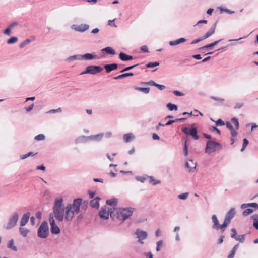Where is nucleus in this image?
I'll use <instances>...</instances> for the list:
<instances>
[{"mask_svg": "<svg viewBox=\"0 0 258 258\" xmlns=\"http://www.w3.org/2000/svg\"><path fill=\"white\" fill-rule=\"evenodd\" d=\"M71 28L76 31L83 32L89 29V26L88 24H82L79 25H73Z\"/></svg>", "mask_w": 258, "mask_h": 258, "instance_id": "nucleus-11", "label": "nucleus"}, {"mask_svg": "<svg viewBox=\"0 0 258 258\" xmlns=\"http://www.w3.org/2000/svg\"><path fill=\"white\" fill-rule=\"evenodd\" d=\"M30 213L27 212L22 216L20 220V226L23 227L27 224L30 218Z\"/></svg>", "mask_w": 258, "mask_h": 258, "instance_id": "nucleus-13", "label": "nucleus"}, {"mask_svg": "<svg viewBox=\"0 0 258 258\" xmlns=\"http://www.w3.org/2000/svg\"><path fill=\"white\" fill-rule=\"evenodd\" d=\"M202 40H203V39L202 38V37L199 38L198 39H195L194 41H192L191 42V44H195L198 43Z\"/></svg>", "mask_w": 258, "mask_h": 258, "instance_id": "nucleus-63", "label": "nucleus"}, {"mask_svg": "<svg viewBox=\"0 0 258 258\" xmlns=\"http://www.w3.org/2000/svg\"><path fill=\"white\" fill-rule=\"evenodd\" d=\"M163 244L162 240H159L157 242V247L156 250L157 251H159L161 249V247L162 246Z\"/></svg>", "mask_w": 258, "mask_h": 258, "instance_id": "nucleus-51", "label": "nucleus"}, {"mask_svg": "<svg viewBox=\"0 0 258 258\" xmlns=\"http://www.w3.org/2000/svg\"><path fill=\"white\" fill-rule=\"evenodd\" d=\"M62 111V109L60 107L56 109H51L49 110L48 113H57V112H61Z\"/></svg>", "mask_w": 258, "mask_h": 258, "instance_id": "nucleus-52", "label": "nucleus"}, {"mask_svg": "<svg viewBox=\"0 0 258 258\" xmlns=\"http://www.w3.org/2000/svg\"><path fill=\"white\" fill-rule=\"evenodd\" d=\"M247 207H253L255 210H258V204L256 203H244L241 205V208L244 209Z\"/></svg>", "mask_w": 258, "mask_h": 258, "instance_id": "nucleus-21", "label": "nucleus"}, {"mask_svg": "<svg viewBox=\"0 0 258 258\" xmlns=\"http://www.w3.org/2000/svg\"><path fill=\"white\" fill-rule=\"evenodd\" d=\"M135 179L137 181H140L141 182H142V183H143L145 181V180H146L145 177H142V176H136Z\"/></svg>", "mask_w": 258, "mask_h": 258, "instance_id": "nucleus-54", "label": "nucleus"}, {"mask_svg": "<svg viewBox=\"0 0 258 258\" xmlns=\"http://www.w3.org/2000/svg\"><path fill=\"white\" fill-rule=\"evenodd\" d=\"M196 163L194 162L193 160L189 159L187 160L185 163V167L187 169L189 172H194L196 168Z\"/></svg>", "mask_w": 258, "mask_h": 258, "instance_id": "nucleus-12", "label": "nucleus"}, {"mask_svg": "<svg viewBox=\"0 0 258 258\" xmlns=\"http://www.w3.org/2000/svg\"><path fill=\"white\" fill-rule=\"evenodd\" d=\"M140 49L143 52H149L148 48L146 45H143V46H141L140 48Z\"/></svg>", "mask_w": 258, "mask_h": 258, "instance_id": "nucleus-61", "label": "nucleus"}, {"mask_svg": "<svg viewBox=\"0 0 258 258\" xmlns=\"http://www.w3.org/2000/svg\"><path fill=\"white\" fill-rule=\"evenodd\" d=\"M37 153H33V152H29L28 153H27V154H25L24 155H20V159L21 160H24L30 156H34L35 155H36Z\"/></svg>", "mask_w": 258, "mask_h": 258, "instance_id": "nucleus-35", "label": "nucleus"}, {"mask_svg": "<svg viewBox=\"0 0 258 258\" xmlns=\"http://www.w3.org/2000/svg\"><path fill=\"white\" fill-rule=\"evenodd\" d=\"M101 51L102 52H105L108 54L115 55L116 54L115 50L111 47H106L101 49Z\"/></svg>", "mask_w": 258, "mask_h": 258, "instance_id": "nucleus-26", "label": "nucleus"}, {"mask_svg": "<svg viewBox=\"0 0 258 258\" xmlns=\"http://www.w3.org/2000/svg\"><path fill=\"white\" fill-rule=\"evenodd\" d=\"M18 39L17 37H12L7 41V43L8 44H14L17 42L18 41Z\"/></svg>", "mask_w": 258, "mask_h": 258, "instance_id": "nucleus-38", "label": "nucleus"}, {"mask_svg": "<svg viewBox=\"0 0 258 258\" xmlns=\"http://www.w3.org/2000/svg\"><path fill=\"white\" fill-rule=\"evenodd\" d=\"M134 75V74L133 73H131V72L126 73H124L121 75H120L118 76L115 77L113 78V79L115 80H119V79H123V78L127 77L133 76Z\"/></svg>", "mask_w": 258, "mask_h": 258, "instance_id": "nucleus-31", "label": "nucleus"}, {"mask_svg": "<svg viewBox=\"0 0 258 258\" xmlns=\"http://www.w3.org/2000/svg\"><path fill=\"white\" fill-rule=\"evenodd\" d=\"M135 234L137 236V237L138 239V242L142 244L144 243L143 240L146 239L148 236V233L147 232L141 230L139 229L136 230L135 232Z\"/></svg>", "mask_w": 258, "mask_h": 258, "instance_id": "nucleus-10", "label": "nucleus"}, {"mask_svg": "<svg viewBox=\"0 0 258 258\" xmlns=\"http://www.w3.org/2000/svg\"><path fill=\"white\" fill-rule=\"evenodd\" d=\"M103 70V68L99 66L90 65L86 67L85 71L80 73L81 75L90 74L95 75L101 72Z\"/></svg>", "mask_w": 258, "mask_h": 258, "instance_id": "nucleus-8", "label": "nucleus"}, {"mask_svg": "<svg viewBox=\"0 0 258 258\" xmlns=\"http://www.w3.org/2000/svg\"><path fill=\"white\" fill-rule=\"evenodd\" d=\"M103 136H104L103 133H99V134H96L95 135L89 136H88V138H89V141L90 140H95V141H99L102 139Z\"/></svg>", "mask_w": 258, "mask_h": 258, "instance_id": "nucleus-22", "label": "nucleus"}, {"mask_svg": "<svg viewBox=\"0 0 258 258\" xmlns=\"http://www.w3.org/2000/svg\"><path fill=\"white\" fill-rule=\"evenodd\" d=\"M216 27V23H215L213 24L212 27L210 28V30L206 32L204 36H203L202 37L203 39V40L206 39L211 36L212 34H213L215 33V29Z\"/></svg>", "mask_w": 258, "mask_h": 258, "instance_id": "nucleus-15", "label": "nucleus"}, {"mask_svg": "<svg viewBox=\"0 0 258 258\" xmlns=\"http://www.w3.org/2000/svg\"><path fill=\"white\" fill-rule=\"evenodd\" d=\"M231 121L234 124L236 129L238 130L239 127L238 119L235 117H233L231 119Z\"/></svg>", "mask_w": 258, "mask_h": 258, "instance_id": "nucleus-45", "label": "nucleus"}, {"mask_svg": "<svg viewBox=\"0 0 258 258\" xmlns=\"http://www.w3.org/2000/svg\"><path fill=\"white\" fill-rule=\"evenodd\" d=\"M49 235V228L48 223L43 221L38 229L37 236L41 238H46Z\"/></svg>", "mask_w": 258, "mask_h": 258, "instance_id": "nucleus-5", "label": "nucleus"}, {"mask_svg": "<svg viewBox=\"0 0 258 258\" xmlns=\"http://www.w3.org/2000/svg\"><path fill=\"white\" fill-rule=\"evenodd\" d=\"M31 42V40L29 39H27L25 40H24L23 42H22L19 45V47L20 48H23L26 45L28 44L30 42Z\"/></svg>", "mask_w": 258, "mask_h": 258, "instance_id": "nucleus-42", "label": "nucleus"}, {"mask_svg": "<svg viewBox=\"0 0 258 258\" xmlns=\"http://www.w3.org/2000/svg\"><path fill=\"white\" fill-rule=\"evenodd\" d=\"M225 124L226 127L230 130V131L233 130V129H234L232 125L229 122H226Z\"/></svg>", "mask_w": 258, "mask_h": 258, "instance_id": "nucleus-59", "label": "nucleus"}, {"mask_svg": "<svg viewBox=\"0 0 258 258\" xmlns=\"http://www.w3.org/2000/svg\"><path fill=\"white\" fill-rule=\"evenodd\" d=\"M157 84V83H155L153 80H151V81H150L147 82H142L141 83V84H145V85L153 86H155V87H156Z\"/></svg>", "mask_w": 258, "mask_h": 258, "instance_id": "nucleus-49", "label": "nucleus"}, {"mask_svg": "<svg viewBox=\"0 0 258 258\" xmlns=\"http://www.w3.org/2000/svg\"><path fill=\"white\" fill-rule=\"evenodd\" d=\"M45 136L43 134H39L35 136V139L37 141L44 140Z\"/></svg>", "mask_w": 258, "mask_h": 258, "instance_id": "nucleus-50", "label": "nucleus"}, {"mask_svg": "<svg viewBox=\"0 0 258 258\" xmlns=\"http://www.w3.org/2000/svg\"><path fill=\"white\" fill-rule=\"evenodd\" d=\"M115 208H113V209L112 208H110L109 209L106 206H103L101 207V210L99 212V217L101 219L106 220L108 219L109 215H110V217L113 218V210Z\"/></svg>", "mask_w": 258, "mask_h": 258, "instance_id": "nucleus-6", "label": "nucleus"}, {"mask_svg": "<svg viewBox=\"0 0 258 258\" xmlns=\"http://www.w3.org/2000/svg\"><path fill=\"white\" fill-rule=\"evenodd\" d=\"M118 200L116 198H113L111 199L107 200L106 204L108 205L115 206L117 204Z\"/></svg>", "mask_w": 258, "mask_h": 258, "instance_id": "nucleus-32", "label": "nucleus"}, {"mask_svg": "<svg viewBox=\"0 0 258 258\" xmlns=\"http://www.w3.org/2000/svg\"><path fill=\"white\" fill-rule=\"evenodd\" d=\"M188 145L187 144V141L186 140L185 141V142L184 143V147H183V153L184 156H186L188 155Z\"/></svg>", "mask_w": 258, "mask_h": 258, "instance_id": "nucleus-40", "label": "nucleus"}, {"mask_svg": "<svg viewBox=\"0 0 258 258\" xmlns=\"http://www.w3.org/2000/svg\"><path fill=\"white\" fill-rule=\"evenodd\" d=\"M248 140L246 139V138H244L243 139V145H242V147L241 149V152H243L244 151L245 148L246 147V146H247V145L248 144Z\"/></svg>", "mask_w": 258, "mask_h": 258, "instance_id": "nucleus-46", "label": "nucleus"}, {"mask_svg": "<svg viewBox=\"0 0 258 258\" xmlns=\"http://www.w3.org/2000/svg\"><path fill=\"white\" fill-rule=\"evenodd\" d=\"M236 214V210L234 208H231L226 214L225 219L227 221L231 222V219L234 217Z\"/></svg>", "mask_w": 258, "mask_h": 258, "instance_id": "nucleus-14", "label": "nucleus"}, {"mask_svg": "<svg viewBox=\"0 0 258 258\" xmlns=\"http://www.w3.org/2000/svg\"><path fill=\"white\" fill-rule=\"evenodd\" d=\"M19 232L20 234L24 237H25L29 232V230L24 227H20L19 228Z\"/></svg>", "mask_w": 258, "mask_h": 258, "instance_id": "nucleus-33", "label": "nucleus"}, {"mask_svg": "<svg viewBox=\"0 0 258 258\" xmlns=\"http://www.w3.org/2000/svg\"><path fill=\"white\" fill-rule=\"evenodd\" d=\"M221 149L222 145L220 143L212 140H209L206 143L205 151L206 153L209 154Z\"/></svg>", "mask_w": 258, "mask_h": 258, "instance_id": "nucleus-3", "label": "nucleus"}, {"mask_svg": "<svg viewBox=\"0 0 258 258\" xmlns=\"http://www.w3.org/2000/svg\"><path fill=\"white\" fill-rule=\"evenodd\" d=\"M245 234L238 235L236 237L234 238L237 241H239L241 243H243L245 241Z\"/></svg>", "mask_w": 258, "mask_h": 258, "instance_id": "nucleus-39", "label": "nucleus"}, {"mask_svg": "<svg viewBox=\"0 0 258 258\" xmlns=\"http://www.w3.org/2000/svg\"><path fill=\"white\" fill-rule=\"evenodd\" d=\"M135 89L138 91L143 92L146 94H148L150 92V88L148 87L143 88L136 87Z\"/></svg>", "mask_w": 258, "mask_h": 258, "instance_id": "nucleus-37", "label": "nucleus"}, {"mask_svg": "<svg viewBox=\"0 0 258 258\" xmlns=\"http://www.w3.org/2000/svg\"><path fill=\"white\" fill-rule=\"evenodd\" d=\"M212 221L213 223L212 228L214 230H219V222L216 215H213L212 216Z\"/></svg>", "mask_w": 258, "mask_h": 258, "instance_id": "nucleus-16", "label": "nucleus"}, {"mask_svg": "<svg viewBox=\"0 0 258 258\" xmlns=\"http://www.w3.org/2000/svg\"><path fill=\"white\" fill-rule=\"evenodd\" d=\"M160 64L159 62H149L146 64L147 68H153L157 66H158Z\"/></svg>", "mask_w": 258, "mask_h": 258, "instance_id": "nucleus-43", "label": "nucleus"}, {"mask_svg": "<svg viewBox=\"0 0 258 258\" xmlns=\"http://www.w3.org/2000/svg\"><path fill=\"white\" fill-rule=\"evenodd\" d=\"M63 201L62 197L55 199L52 214L53 217H54L58 221L62 222L63 220L67 222L71 221L75 213L79 212L82 199H75L72 204H68L65 207H63Z\"/></svg>", "mask_w": 258, "mask_h": 258, "instance_id": "nucleus-1", "label": "nucleus"}, {"mask_svg": "<svg viewBox=\"0 0 258 258\" xmlns=\"http://www.w3.org/2000/svg\"><path fill=\"white\" fill-rule=\"evenodd\" d=\"M254 211V210L251 208H248L245 209L242 213L243 216H247V215L251 214Z\"/></svg>", "mask_w": 258, "mask_h": 258, "instance_id": "nucleus-41", "label": "nucleus"}, {"mask_svg": "<svg viewBox=\"0 0 258 258\" xmlns=\"http://www.w3.org/2000/svg\"><path fill=\"white\" fill-rule=\"evenodd\" d=\"M134 138V136L131 133L125 134L123 136V140L126 143L130 142Z\"/></svg>", "mask_w": 258, "mask_h": 258, "instance_id": "nucleus-29", "label": "nucleus"}, {"mask_svg": "<svg viewBox=\"0 0 258 258\" xmlns=\"http://www.w3.org/2000/svg\"><path fill=\"white\" fill-rule=\"evenodd\" d=\"M182 132L186 135L191 136L195 140H198L199 136L197 135L198 130L195 124H191L190 128L184 127L182 129Z\"/></svg>", "mask_w": 258, "mask_h": 258, "instance_id": "nucleus-7", "label": "nucleus"}, {"mask_svg": "<svg viewBox=\"0 0 258 258\" xmlns=\"http://www.w3.org/2000/svg\"><path fill=\"white\" fill-rule=\"evenodd\" d=\"M186 41V39L184 38H181L174 41H171L169 42V45L170 46H175L178 45L181 43H183Z\"/></svg>", "mask_w": 258, "mask_h": 258, "instance_id": "nucleus-25", "label": "nucleus"}, {"mask_svg": "<svg viewBox=\"0 0 258 258\" xmlns=\"http://www.w3.org/2000/svg\"><path fill=\"white\" fill-rule=\"evenodd\" d=\"M138 65H139V64H134V65H133V66H130L125 67L123 70L120 71V73H123V72H126V71H128L131 70L132 69L134 68L135 67L138 66Z\"/></svg>", "mask_w": 258, "mask_h": 258, "instance_id": "nucleus-44", "label": "nucleus"}, {"mask_svg": "<svg viewBox=\"0 0 258 258\" xmlns=\"http://www.w3.org/2000/svg\"><path fill=\"white\" fill-rule=\"evenodd\" d=\"M222 40V39H220L217 41H215L213 42L212 43L209 44L208 45H205L203 47H201L199 48L201 50H205L206 49L209 48V49L211 50L212 48L217 44H218L220 42H221Z\"/></svg>", "mask_w": 258, "mask_h": 258, "instance_id": "nucleus-20", "label": "nucleus"}, {"mask_svg": "<svg viewBox=\"0 0 258 258\" xmlns=\"http://www.w3.org/2000/svg\"><path fill=\"white\" fill-rule=\"evenodd\" d=\"M166 106L170 111L177 110L178 109L177 106L171 103H168Z\"/></svg>", "mask_w": 258, "mask_h": 258, "instance_id": "nucleus-36", "label": "nucleus"}, {"mask_svg": "<svg viewBox=\"0 0 258 258\" xmlns=\"http://www.w3.org/2000/svg\"><path fill=\"white\" fill-rule=\"evenodd\" d=\"M219 9L220 10V11L222 12H226V13H229V14H232L234 13L233 11H231L227 9H223V8H222L221 7L219 8Z\"/></svg>", "mask_w": 258, "mask_h": 258, "instance_id": "nucleus-57", "label": "nucleus"}, {"mask_svg": "<svg viewBox=\"0 0 258 258\" xmlns=\"http://www.w3.org/2000/svg\"><path fill=\"white\" fill-rule=\"evenodd\" d=\"M49 220L50 225L51 232L53 234H58L60 232V230L56 224L53 218V215L52 213L49 214Z\"/></svg>", "mask_w": 258, "mask_h": 258, "instance_id": "nucleus-9", "label": "nucleus"}, {"mask_svg": "<svg viewBox=\"0 0 258 258\" xmlns=\"http://www.w3.org/2000/svg\"><path fill=\"white\" fill-rule=\"evenodd\" d=\"M99 59V57L97 55L92 53H85L84 55H82V59L84 60H93Z\"/></svg>", "mask_w": 258, "mask_h": 258, "instance_id": "nucleus-17", "label": "nucleus"}, {"mask_svg": "<svg viewBox=\"0 0 258 258\" xmlns=\"http://www.w3.org/2000/svg\"><path fill=\"white\" fill-rule=\"evenodd\" d=\"M119 58L122 61H128L132 60L133 57L132 55H127L123 52H120L119 53Z\"/></svg>", "mask_w": 258, "mask_h": 258, "instance_id": "nucleus-23", "label": "nucleus"}, {"mask_svg": "<svg viewBox=\"0 0 258 258\" xmlns=\"http://www.w3.org/2000/svg\"><path fill=\"white\" fill-rule=\"evenodd\" d=\"M210 98L212 100L217 101L221 104L223 103L224 101V99L223 98H221L217 97H215V96H211Z\"/></svg>", "mask_w": 258, "mask_h": 258, "instance_id": "nucleus-47", "label": "nucleus"}, {"mask_svg": "<svg viewBox=\"0 0 258 258\" xmlns=\"http://www.w3.org/2000/svg\"><path fill=\"white\" fill-rule=\"evenodd\" d=\"M18 219V213L17 212L12 213L10 216L7 224L4 225V229L9 230L14 228L17 225Z\"/></svg>", "mask_w": 258, "mask_h": 258, "instance_id": "nucleus-4", "label": "nucleus"}, {"mask_svg": "<svg viewBox=\"0 0 258 258\" xmlns=\"http://www.w3.org/2000/svg\"><path fill=\"white\" fill-rule=\"evenodd\" d=\"M235 252L236 251L233 249H232L228 256V258H233L235 255Z\"/></svg>", "mask_w": 258, "mask_h": 258, "instance_id": "nucleus-58", "label": "nucleus"}, {"mask_svg": "<svg viewBox=\"0 0 258 258\" xmlns=\"http://www.w3.org/2000/svg\"><path fill=\"white\" fill-rule=\"evenodd\" d=\"M18 24L19 23L17 22H13L9 25V27H10V28L12 29L14 27L18 26Z\"/></svg>", "mask_w": 258, "mask_h": 258, "instance_id": "nucleus-64", "label": "nucleus"}, {"mask_svg": "<svg viewBox=\"0 0 258 258\" xmlns=\"http://www.w3.org/2000/svg\"><path fill=\"white\" fill-rule=\"evenodd\" d=\"M148 178L149 179V182L153 185H156L161 183L160 180L154 179L152 176H148Z\"/></svg>", "mask_w": 258, "mask_h": 258, "instance_id": "nucleus-34", "label": "nucleus"}, {"mask_svg": "<svg viewBox=\"0 0 258 258\" xmlns=\"http://www.w3.org/2000/svg\"><path fill=\"white\" fill-rule=\"evenodd\" d=\"M75 60H82V55L77 54L70 56L67 58L66 61L70 62Z\"/></svg>", "mask_w": 258, "mask_h": 258, "instance_id": "nucleus-30", "label": "nucleus"}, {"mask_svg": "<svg viewBox=\"0 0 258 258\" xmlns=\"http://www.w3.org/2000/svg\"><path fill=\"white\" fill-rule=\"evenodd\" d=\"M7 248L9 249H12L14 251H17L18 250L17 246L14 245V239H11L9 240L7 244Z\"/></svg>", "mask_w": 258, "mask_h": 258, "instance_id": "nucleus-27", "label": "nucleus"}, {"mask_svg": "<svg viewBox=\"0 0 258 258\" xmlns=\"http://www.w3.org/2000/svg\"><path fill=\"white\" fill-rule=\"evenodd\" d=\"M230 222L227 221L224 219V222L222 224L219 225V229H220L222 233L224 232L225 230V228L227 227L230 224Z\"/></svg>", "mask_w": 258, "mask_h": 258, "instance_id": "nucleus-28", "label": "nucleus"}, {"mask_svg": "<svg viewBox=\"0 0 258 258\" xmlns=\"http://www.w3.org/2000/svg\"><path fill=\"white\" fill-rule=\"evenodd\" d=\"M244 105V103L242 102H238L236 103L235 106H234V109H240Z\"/></svg>", "mask_w": 258, "mask_h": 258, "instance_id": "nucleus-55", "label": "nucleus"}, {"mask_svg": "<svg viewBox=\"0 0 258 258\" xmlns=\"http://www.w3.org/2000/svg\"><path fill=\"white\" fill-rule=\"evenodd\" d=\"M216 123L217 125L223 126V125H225L224 122L221 119H218L216 122Z\"/></svg>", "mask_w": 258, "mask_h": 258, "instance_id": "nucleus-60", "label": "nucleus"}, {"mask_svg": "<svg viewBox=\"0 0 258 258\" xmlns=\"http://www.w3.org/2000/svg\"><path fill=\"white\" fill-rule=\"evenodd\" d=\"M11 28H10V27L8 26V27L4 31L3 33L4 34L9 36L11 34Z\"/></svg>", "mask_w": 258, "mask_h": 258, "instance_id": "nucleus-56", "label": "nucleus"}, {"mask_svg": "<svg viewBox=\"0 0 258 258\" xmlns=\"http://www.w3.org/2000/svg\"><path fill=\"white\" fill-rule=\"evenodd\" d=\"M88 137V136H80L76 139L75 142L76 144H79L81 143H85L88 142L89 141V139Z\"/></svg>", "mask_w": 258, "mask_h": 258, "instance_id": "nucleus-24", "label": "nucleus"}, {"mask_svg": "<svg viewBox=\"0 0 258 258\" xmlns=\"http://www.w3.org/2000/svg\"><path fill=\"white\" fill-rule=\"evenodd\" d=\"M134 209L131 207L119 208L116 215V219L123 222L128 218L133 213Z\"/></svg>", "mask_w": 258, "mask_h": 258, "instance_id": "nucleus-2", "label": "nucleus"}, {"mask_svg": "<svg viewBox=\"0 0 258 258\" xmlns=\"http://www.w3.org/2000/svg\"><path fill=\"white\" fill-rule=\"evenodd\" d=\"M188 195V193L185 192L179 195L178 198L181 200H186L187 198Z\"/></svg>", "mask_w": 258, "mask_h": 258, "instance_id": "nucleus-48", "label": "nucleus"}, {"mask_svg": "<svg viewBox=\"0 0 258 258\" xmlns=\"http://www.w3.org/2000/svg\"><path fill=\"white\" fill-rule=\"evenodd\" d=\"M173 93L175 95L177 96H182L184 95V94L183 93L177 90L174 91Z\"/></svg>", "mask_w": 258, "mask_h": 258, "instance_id": "nucleus-62", "label": "nucleus"}, {"mask_svg": "<svg viewBox=\"0 0 258 258\" xmlns=\"http://www.w3.org/2000/svg\"><path fill=\"white\" fill-rule=\"evenodd\" d=\"M100 198L96 197L95 198L91 200L90 202V206L93 208H98L99 206V200Z\"/></svg>", "mask_w": 258, "mask_h": 258, "instance_id": "nucleus-19", "label": "nucleus"}, {"mask_svg": "<svg viewBox=\"0 0 258 258\" xmlns=\"http://www.w3.org/2000/svg\"><path fill=\"white\" fill-rule=\"evenodd\" d=\"M104 68L106 70V72L110 73L112 71L117 69L118 68V64L117 63L105 64L104 65Z\"/></svg>", "mask_w": 258, "mask_h": 258, "instance_id": "nucleus-18", "label": "nucleus"}, {"mask_svg": "<svg viewBox=\"0 0 258 258\" xmlns=\"http://www.w3.org/2000/svg\"><path fill=\"white\" fill-rule=\"evenodd\" d=\"M231 231L232 232V234L231 235V237L234 239L237 236L236 230L235 228H232L231 229Z\"/></svg>", "mask_w": 258, "mask_h": 258, "instance_id": "nucleus-53", "label": "nucleus"}]
</instances>
